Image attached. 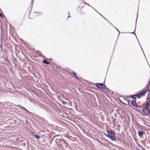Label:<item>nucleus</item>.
<instances>
[{
	"label": "nucleus",
	"instance_id": "nucleus-1",
	"mask_svg": "<svg viewBox=\"0 0 150 150\" xmlns=\"http://www.w3.org/2000/svg\"><path fill=\"white\" fill-rule=\"evenodd\" d=\"M147 90H143L142 91V92L140 93L139 94L134 95V96H137V98H139L141 97L144 96L147 92Z\"/></svg>",
	"mask_w": 150,
	"mask_h": 150
},
{
	"label": "nucleus",
	"instance_id": "nucleus-2",
	"mask_svg": "<svg viewBox=\"0 0 150 150\" xmlns=\"http://www.w3.org/2000/svg\"><path fill=\"white\" fill-rule=\"evenodd\" d=\"M142 111L146 115H148L150 113V110L149 109V107L145 106L143 109Z\"/></svg>",
	"mask_w": 150,
	"mask_h": 150
},
{
	"label": "nucleus",
	"instance_id": "nucleus-3",
	"mask_svg": "<svg viewBox=\"0 0 150 150\" xmlns=\"http://www.w3.org/2000/svg\"><path fill=\"white\" fill-rule=\"evenodd\" d=\"M95 86L100 88L106 89V87L105 85L102 83H96Z\"/></svg>",
	"mask_w": 150,
	"mask_h": 150
},
{
	"label": "nucleus",
	"instance_id": "nucleus-4",
	"mask_svg": "<svg viewBox=\"0 0 150 150\" xmlns=\"http://www.w3.org/2000/svg\"><path fill=\"white\" fill-rule=\"evenodd\" d=\"M145 106L148 107L150 106V98L147 99Z\"/></svg>",
	"mask_w": 150,
	"mask_h": 150
},
{
	"label": "nucleus",
	"instance_id": "nucleus-5",
	"mask_svg": "<svg viewBox=\"0 0 150 150\" xmlns=\"http://www.w3.org/2000/svg\"><path fill=\"white\" fill-rule=\"evenodd\" d=\"M115 136V134H113L111 135L110 138L112 140V141H115V142H116V139L114 137Z\"/></svg>",
	"mask_w": 150,
	"mask_h": 150
},
{
	"label": "nucleus",
	"instance_id": "nucleus-6",
	"mask_svg": "<svg viewBox=\"0 0 150 150\" xmlns=\"http://www.w3.org/2000/svg\"><path fill=\"white\" fill-rule=\"evenodd\" d=\"M107 132L108 134L111 135L115 133V132L113 131L112 130H107Z\"/></svg>",
	"mask_w": 150,
	"mask_h": 150
},
{
	"label": "nucleus",
	"instance_id": "nucleus-7",
	"mask_svg": "<svg viewBox=\"0 0 150 150\" xmlns=\"http://www.w3.org/2000/svg\"><path fill=\"white\" fill-rule=\"evenodd\" d=\"M136 100H133L132 101V104L134 106L136 107L137 106V104L135 102Z\"/></svg>",
	"mask_w": 150,
	"mask_h": 150
},
{
	"label": "nucleus",
	"instance_id": "nucleus-8",
	"mask_svg": "<svg viewBox=\"0 0 150 150\" xmlns=\"http://www.w3.org/2000/svg\"><path fill=\"white\" fill-rule=\"evenodd\" d=\"M144 133V132L143 131H140L138 132V134L139 136H141L143 135Z\"/></svg>",
	"mask_w": 150,
	"mask_h": 150
},
{
	"label": "nucleus",
	"instance_id": "nucleus-9",
	"mask_svg": "<svg viewBox=\"0 0 150 150\" xmlns=\"http://www.w3.org/2000/svg\"><path fill=\"white\" fill-rule=\"evenodd\" d=\"M72 73L73 74V75L77 79H79V78L77 76V74L75 73L73 71L72 72Z\"/></svg>",
	"mask_w": 150,
	"mask_h": 150
},
{
	"label": "nucleus",
	"instance_id": "nucleus-10",
	"mask_svg": "<svg viewBox=\"0 0 150 150\" xmlns=\"http://www.w3.org/2000/svg\"><path fill=\"white\" fill-rule=\"evenodd\" d=\"M32 134L33 135V136L35 137L37 139H39L40 138V137L38 136V135H35V134L33 133L32 132Z\"/></svg>",
	"mask_w": 150,
	"mask_h": 150
},
{
	"label": "nucleus",
	"instance_id": "nucleus-11",
	"mask_svg": "<svg viewBox=\"0 0 150 150\" xmlns=\"http://www.w3.org/2000/svg\"><path fill=\"white\" fill-rule=\"evenodd\" d=\"M43 62L44 63L47 64H49V63L45 59L43 61Z\"/></svg>",
	"mask_w": 150,
	"mask_h": 150
},
{
	"label": "nucleus",
	"instance_id": "nucleus-12",
	"mask_svg": "<svg viewBox=\"0 0 150 150\" xmlns=\"http://www.w3.org/2000/svg\"><path fill=\"white\" fill-rule=\"evenodd\" d=\"M104 134L105 136H106V137H107L109 138L111 136V135H110L108 134H106L104 133Z\"/></svg>",
	"mask_w": 150,
	"mask_h": 150
},
{
	"label": "nucleus",
	"instance_id": "nucleus-13",
	"mask_svg": "<svg viewBox=\"0 0 150 150\" xmlns=\"http://www.w3.org/2000/svg\"><path fill=\"white\" fill-rule=\"evenodd\" d=\"M131 97L133 99V100H136L135 97H137V96H134H134H131Z\"/></svg>",
	"mask_w": 150,
	"mask_h": 150
},
{
	"label": "nucleus",
	"instance_id": "nucleus-14",
	"mask_svg": "<svg viewBox=\"0 0 150 150\" xmlns=\"http://www.w3.org/2000/svg\"><path fill=\"white\" fill-rule=\"evenodd\" d=\"M62 103L63 104H64V105H66L67 103V102H65V101H62Z\"/></svg>",
	"mask_w": 150,
	"mask_h": 150
},
{
	"label": "nucleus",
	"instance_id": "nucleus-15",
	"mask_svg": "<svg viewBox=\"0 0 150 150\" xmlns=\"http://www.w3.org/2000/svg\"><path fill=\"white\" fill-rule=\"evenodd\" d=\"M61 141V140L60 139H56V142H60Z\"/></svg>",
	"mask_w": 150,
	"mask_h": 150
},
{
	"label": "nucleus",
	"instance_id": "nucleus-16",
	"mask_svg": "<svg viewBox=\"0 0 150 150\" xmlns=\"http://www.w3.org/2000/svg\"><path fill=\"white\" fill-rule=\"evenodd\" d=\"M19 106H20V107H21L22 108H23L24 110H26V109L25 108H24V107H23L21 105H19Z\"/></svg>",
	"mask_w": 150,
	"mask_h": 150
},
{
	"label": "nucleus",
	"instance_id": "nucleus-17",
	"mask_svg": "<svg viewBox=\"0 0 150 150\" xmlns=\"http://www.w3.org/2000/svg\"><path fill=\"white\" fill-rule=\"evenodd\" d=\"M34 0H32V1H31V4H33V3H34Z\"/></svg>",
	"mask_w": 150,
	"mask_h": 150
},
{
	"label": "nucleus",
	"instance_id": "nucleus-18",
	"mask_svg": "<svg viewBox=\"0 0 150 150\" xmlns=\"http://www.w3.org/2000/svg\"><path fill=\"white\" fill-rule=\"evenodd\" d=\"M100 15L102 16L103 17V18L105 19H106L102 15H101V14H100Z\"/></svg>",
	"mask_w": 150,
	"mask_h": 150
},
{
	"label": "nucleus",
	"instance_id": "nucleus-19",
	"mask_svg": "<svg viewBox=\"0 0 150 150\" xmlns=\"http://www.w3.org/2000/svg\"><path fill=\"white\" fill-rule=\"evenodd\" d=\"M0 16H1V17H3V16L0 13Z\"/></svg>",
	"mask_w": 150,
	"mask_h": 150
},
{
	"label": "nucleus",
	"instance_id": "nucleus-20",
	"mask_svg": "<svg viewBox=\"0 0 150 150\" xmlns=\"http://www.w3.org/2000/svg\"><path fill=\"white\" fill-rule=\"evenodd\" d=\"M149 98H150V93H149Z\"/></svg>",
	"mask_w": 150,
	"mask_h": 150
},
{
	"label": "nucleus",
	"instance_id": "nucleus-21",
	"mask_svg": "<svg viewBox=\"0 0 150 150\" xmlns=\"http://www.w3.org/2000/svg\"><path fill=\"white\" fill-rule=\"evenodd\" d=\"M25 110L27 112H29L28 110L26 109V110Z\"/></svg>",
	"mask_w": 150,
	"mask_h": 150
},
{
	"label": "nucleus",
	"instance_id": "nucleus-22",
	"mask_svg": "<svg viewBox=\"0 0 150 150\" xmlns=\"http://www.w3.org/2000/svg\"><path fill=\"white\" fill-rule=\"evenodd\" d=\"M69 16H68V18L70 17V14H69Z\"/></svg>",
	"mask_w": 150,
	"mask_h": 150
},
{
	"label": "nucleus",
	"instance_id": "nucleus-23",
	"mask_svg": "<svg viewBox=\"0 0 150 150\" xmlns=\"http://www.w3.org/2000/svg\"><path fill=\"white\" fill-rule=\"evenodd\" d=\"M150 82V81L148 83V84H149V85H150V84H149V83Z\"/></svg>",
	"mask_w": 150,
	"mask_h": 150
},
{
	"label": "nucleus",
	"instance_id": "nucleus-24",
	"mask_svg": "<svg viewBox=\"0 0 150 150\" xmlns=\"http://www.w3.org/2000/svg\"><path fill=\"white\" fill-rule=\"evenodd\" d=\"M137 150H140L139 149H138Z\"/></svg>",
	"mask_w": 150,
	"mask_h": 150
}]
</instances>
